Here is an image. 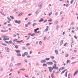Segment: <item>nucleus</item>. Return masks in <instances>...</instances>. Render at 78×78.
Instances as JSON below:
<instances>
[{
  "label": "nucleus",
  "mask_w": 78,
  "mask_h": 78,
  "mask_svg": "<svg viewBox=\"0 0 78 78\" xmlns=\"http://www.w3.org/2000/svg\"><path fill=\"white\" fill-rule=\"evenodd\" d=\"M45 59L46 61H48L50 59V58H46Z\"/></svg>",
  "instance_id": "obj_33"
},
{
  "label": "nucleus",
  "mask_w": 78,
  "mask_h": 78,
  "mask_svg": "<svg viewBox=\"0 0 78 78\" xmlns=\"http://www.w3.org/2000/svg\"><path fill=\"white\" fill-rule=\"evenodd\" d=\"M21 64H22V63H17V64H16L15 65V66H20Z\"/></svg>",
  "instance_id": "obj_11"
},
{
  "label": "nucleus",
  "mask_w": 78,
  "mask_h": 78,
  "mask_svg": "<svg viewBox=\"0 0 78 78\" xmlns=\"http://www.w3.org/2000/svg\"><path fill=\"white\" fill-rule=\"evenodd\" d=\"M35 34H32V35H31V36H35Z\"/></svg>",
  "instance_id": "obj_44"
},
{
  "label": "nucleus",
  "mask_w": 78,
  "mask_h": 78,
  "mask_svg": "<svg viewBox=\"0 0 78 78\" xmlns=\"http://www.w3.org/2000/svg\"><path fill=\"white\" fill-rule=\"evenodd\" d=\"M58 28H59V27L57 26L56 28V30H58Z\"/></svg>",
  "instance_id": "obj_60"
},
{
  "label": "nucleus",
  "mask_w": 78,
  "mask_h": 78,
  "mask_svg": "<svg viewBox=\"0 0 78 78\" xmlns=\"http://www.w3.org/2000/svg\"><path fill=\"white\" fill-rule=\"evenodd\" d=\"M48 29H46L45 30L44 32H46L47 31H48Z\"/></svg>",
  "instance_id": "obj_39"
},
{
  "label": "nucleus",
  "mask_w": 78,
  "mask_h": 78,
  "mask_svg": "<svg viewBox=\"0 0 78 78\" xmlns=\"http://www.w3.org/2000/svg\"><path fill=\"white\" fill-rule=\"evenodd\" d=\"M39 10H38L36 12V14H39Z\"/></svg>",
  "instance_id": "obj_26"
},
{
  "label": "nucleus",
  "mask_w": 78,
  "mask_h": 78,
  "mask_svg": "<svg viewBox=\"0 0 78 78\" xmlns=\"http://www.w3.org/2000/svg\"><path fill=\"white\" fill-rule=\"evenodd\" d=\"M73 2V0H72V1H71L70 4H72Z\"/></svg>",
  "instance_id": "obj_40"
},
{
  "label": "nucleus",
  "mask_w": 78,
  "mask_h": 78,
  "mask_svg": "<svg viewBox=\"0 0 78 78\" xmlns=\"http://www.w3.org/2000/svg\"><path fill=\"white\" fill-rule=\"evenodd\" d=\"M28 54V53L27 52H25L24 53V55H26V56H27Z\"/></svg>",
  "instance_id": "obj_20"
},
{
  "label": "nucleus",
  "mask_w": 78,
  "mask_h": 78,
  "mask_svg": "<svg viewBox=\"0 0 78 78\" xmlns=\"http://www.w3.org/2000/svg\"><path fill=\"white\" fill-rule=\"evenodd\" d=\"M31 22H29L28 23L27 25H30V24H31Z\"/></svg>",
  "instance_id": "obj_29"
},
{
  "label": "nucleus",
  "mask_w": 78,
  "mask_h": 78,
  "mask_svg": "<svg viewBox=\"0 0 78 78\" xmlns=\"http://www.w3.org/2000/svg\"><path fill=\"white\" fill-rule=\"evenodd\" d=\"M47 21V20H45L43 22V23H45Z\"/></svg>",
  "instance_id": "obj_45"
},
{
  "label": "nucleus",
  "mask_w": 78,
  "mask_h": 78,
  "mask_svg": "<svg viewBox=\"0 0 78 78\" xmlns=\"http://www.w3.org/2000/svg\"><path fill=\"white\" fill-rule=\"evenodd\" d=\"M78 73V70H77L74 73L73 76H75L76 75H77Z\"/></svg>",
  "instance_id": "obj_7"
},
{
  "label": "nucleus",
  "mask_w": 78,
  "mask_h": 78,
  "mask_svg": "<svg viewBox=\"0 0 78 78\" xmlns=\"http://www.w3.org/2000/svg\"><path fill=\"white\" fill-rule=\"evenodd\" d=\"M53 73H52V74L51 75V78H55L54 77V76H53Z\"/></svg>",
  "instance_id": "obj_37"
},
{
  "label": "nucleus",
  "mask_w": 78,
  "mask_h": 78,
  "mask_svg": "<svg viewBox=\"0 0 78 78\" xmlns=\"http://www.w3.org/2000/svg\"><path fill=\"white\" fill-rule=\"evenodd\" d=\"M63 44V41L62 40L61 41L60 43V46H61V45H62Z\"/></svg>",
  "instance_id": "obj_12"
},
{
  "label": "nucleus",
  "mask_w": 78,
  "mask_h": 78,
  "mask_svg": "<svg viewBox=\"0 0 78 78\" xmlns=\"http://www.w3.org/2000/svg\"><path fill=\"white\" fill-rule=\"evenodd\" d=\"M15 48L17 49V48H18V46L17 45L15 46Z\"/></svg>",
  "instance_id": "obj_52"
},
{
  "label": "nucleus",
  "mask_w": 78,
  "mask_h": 78,
  "mask_svg": "<svg viewBox=\"0 0 78 78\" xmlns=\"http://www.w3.org/2000/svg\"><path fill=\"white\" fill-rule=\"evenodd\" d=\"M3 40H4V41H6V40H7V38H4V39H3Z\"/></svg>",
  "instance_id": "obj_58"
},
{
  "label": "nucleus",
  "mask_w": 78,
  "mask_h": 78,
  "mask_svg": "<svg viewBox=\"0 0 78 78\" xmlns=\"http://www.w3.org/2000/svg\"><path fill=\"white\" fill-rule=\"evenodd\" d=\"M69 56V55L68 54H66L65 55V57H66V58H67V57H68V56Z\"/></svg>",
  "instance_id": "obj_23"
},
{
  "label": "nucleus",
  "mask_w": 78,
  "mask_h": 78,
  "mask_svg": "<svg viewBox=\"0 0 78 78\" xmlns=\"http://www.w3.org/2000/svg\"><path fill=\"white\" fill-rule=\"evenodd\" d=\"M70 60H67V61H66V63L67 64H68V63H69V62H70Z\"/></svg>",
  "instance_id": "obj_28"
},
{
  "label": "nucleus",
  "mask_w": 78,
  "mask_h": 78,
  "mask_svg": "<svg viewBox=\"0 0 78 78\" xmlns=\"http://www.w3.org/2000/svg\"><path fill=\"white\" fill-rule=\"evenodd\" d=\"M72 59H76V57H72L71 58Z\"/></svg>",
  "instance_id": "obj_38"
},
{
  "label": "nucleus",
  "mask_w": 78,
  "mask_h": 78,
  "mask_svg": "<svg viewBox=\"0 0 78 78\" xmlns=\"http://www.w3.org/2000/svg\"><path fill=\"white\" fill-rule=\"evenodd\" d=\"M66 70H67V69H65L62 72V73H64V72H66Z\"/></svg>",
  "instance_id": "obj_34"
},
{
  "label": "nucleus",
  "mask_w": 78,
  "mask_h": 78,
  "mask_svg": "<svg viewBox=\"0 0 78 78\" xmlns=\"http://www.w3.org/2000/svg\"><path fill=\"white\" fill-rule=\"evenodd\" d=\"M14 61V58L13 57H12V58L11 61Z\"/></svg>",
  "instance_id": "obj_55"
},
{
  "label": "nucleus",
  "mask_w": 78,
  "mask_h": 78,
  "mask_svg": "<svg viewBox=\"0 0 78 78\" xmlns=\"http://www.w3.org/2000/svg\"><path fill=\"white\" fill-rule=\"evenodd\" d=\"M39 30V28H37L36 29H35L34 30V31H35V33H37V30Z\"/></svg>",
  "instance_id": "obj_8"
},
{
  "label": "nucleus",
  "mask_w": 78,
  "mask_h": 78,
  "mask_svg": "<svg viewBox=\"0 0 78 78\" xmlns=\"http://www.w3.org/2000/svg\"><path fill=\"white\" fill-rule=\"evenodd\" d=\"M22 48L23 50H26V48H25V47H22Z\"/></svg>",
  "instance_id": "obj_27"
},
{
  "label": "nucleus",
  "mask_w": 78,
  "mask_h": 78,
  "mask_svg": "<svg viewBox=\"0 0 78 78\" xmlns=\"http://www.w3.org/2000/svg\"><path fill=\"white\" fill-rule=\"evenodd\" d=\"M39 44L40 45H41L42 44V41H40Z\"/></svg>",
  "instance_id": "obj_36"
},
{
  "label": "nucleus",
  "mask_w": 78,
  "mask_h": 78,
  "mask_svg": "<svg viewBox=\"0 0 78 78\" xmlns=\"http://www.w3.org/2000/svg\"><path fill=\"white\" fill-rule=\"evenodd\" d=\"M5 43L9 44V42L8 41H5Z\"/></svg>",
  "instance_id": "obj_63"
},
{
  "label": "nucleus",
  "mask_w": 78,
  "mask_h": 78,
  "mask_svg": "<svg viewBox=\"0 0 78 78\" xmlns=\"http://www.w3.org/2000/svg\"><path fill=\"white\" fill-rule=\"evenodd\" d=\"M54 65L55 66H53L52 67H48V68L50 72H52V70H53L54 69H55L56 67V64H54Z\"/></svg>",
  "instance_id": "obj_1"
},
{
  "label": "nucleus",
  "mask_w": 78,
  "mask_h": 78,
  "mask_svg": "<svg viewBox=\"0 0 78 78\" xmlns=\"http://www.w3.org/2000/svg\"><path fill=\"white\" fill-rule=\"evenodd\" d=\"M38 6H40V9H41L42 7V3L40 2Z\"/></svg>",
  "instance_id": "obj_3"
},
{
  "label": "nucleus",
  "mask_w": 78,
  "mask_h": 78,
  "mask_svg": "<svg viewBox=\"0 0 78 78\" xmlns=\"http://www.w3.org/2000/svg\"><path fill=\"white\" fill-rule=\"evenodd\" d=\"M20 70H22L23 71H24V70H25V69H20Z\"/></svg>",
  "instance_id": "obj_32"
},
{
  "label": "nucleus",
  "mask_w": 78,
  "mask_h": 78,
  "mask_svg": "<svg viewBox=\"0 0 78 78\" xmlns=\"http://www.w3.org/2000/svg\"><path fill=\"white\" fill-rule=\"evenodd\" d=\"M15 51H16V53H20V50H15Z\"/></svg>",
  "instance_id": "obj_13"
},
{
  "label": "nucleus",
  "mask_w": 78,
  "mask_h": 78,
  "mask_svg": "<svg viewBox=\"0 0 78 78\" xmlns=\"http://www.w3.org/2000/svg\"><path fill=\"white\" fill-rule=\"evenodd\" d=\"M43 66H45V67H47V65L46 64L44 63L43 65Z\"/></svg>",
  "instance_id": "obj_18"
},
{
  "label": "nucleus",
  "mask_w": 78,
  "mask_h": 78,
  "mask_svg": "<svg viewBox=\"0 0 78 78\" xmlns=\"http://www.w3.org/2000/svg\"><path fill=\"white\" fill-rule=\"evenodd\" d=\"M65 33H66L65 32H64L63 33L62 35H64V34H65Z\"/></svg>",
  "instance_id": "obj_62"
},
{
  "label": "nucleus",
  "mask_w": 78,
  "mask_h": 78,
  "mask_svg": "<svg viewBox=\"0 0 78 78\" xmlns=\"http://www.w3.org/2000/svg\"><path fill=\"white\" fill-rule=\"evenodd\" d=\"M22 56L23 57H25V55L24 54H23L22 55Z\"/></svg>",
  "instance_id": "obj_42"
},
{
  "label": "nucleus",
  "mask_w": 78,
  "mask_h": 78,
  "mask_svg": "<svg viewBox=\"0 0 78 78\" xmlns=\"http://www.w3.org/2000/svg\"><path fill=\"white\" fill-rule=\"evenodd\" d=\"M67 72H68V71H66V72L65 74V76H66V77H67Z\"/></svg>",
  "instance_id": "obj_17"
},
{
  "label": "nucleus",
  "mask_w": 78,
  "mask_h": 78,
  "mask_svg": "<svg viewBox=\"0 0 78 78\" xmlns=\"http://www.w3.org/2000/svg\"><path fill=\"white\" fill-rule=\"evenodd\" d=\"M15 22L16 23H18V24H20L21 21L20 20L18 21L17 20H15Z\"/></svg>",
  "instance_id": "obj_2"
},
{
  "label": "nucleus",
  "mask_w": 78,
  "mask_h": 78,
  "mask_svg": "<svg viewBox=\"0 0 78 78\" xmlns=\"http://www.w3.org/2000/svg\"><path fill=\"white\" fill-rule=\"evenodd\" d=\"M52 57H51V59H54L55 58V57H54V56H51Z\"/></svg>",
  "instance_id": "obj_53"
},
{
  "label": "nucleus",
  "mask_w": 78,
  "mask_h": 78,
  "mask_svg": "<svg viewBox=\"0 0 78 78\" xmlns=\"http://www.w3.org/2000/svg\"><path fill=\"white\" fill-rule=\"evenodd\" d=\"M73 23H74V22H72L71 23V25H73Z\"/></svg>",
  "instance_id": "obj_31"
},
{
  "label": "nucleus",
  "mask_w": 78,
  "mask_h": 78,
  "mask_svg": "<svg viewBox=\"0 0 78 78\" xmlns=\"http://www.w3.org/2000/svg\"><path fill=\"white\" fill-rule=\"evenodd\" d=\"M66 44H67V43H65V44H64V47H65V46H66Z\"/></svg>",
  "instance_id": "obj_50"
},
{
  "label": "nucleus",
  "mask_w": 78,
  "mask_h": 78,
  "mask_svg": "<svg viewBox=\"0 0 78 78\" xmlns=\"http://www.w3.org/2000/svg\"><path fill=\"white\" fill-rule=\"evenodd\" d=\"M41 63L44 64V63H45V62H46V61L45 60H41Z\"/></svg>",
  "instance_id": "obj_6"
},
{
  "label": "nucleus",
  "mask_w": 78,
  "mask_h": 78,
  "mask_svg": "<svg viewBox=\"0 0 78 78\" xmlns=\"http://www.w3.org/2000/svg\"><path fill=\"white\" fill-rule=\"evenodd\" d=\"M55 15H58V12H56L55 13Z\"/></svg>",
  "instance_id": "obj_59"
},
{
  "label": "nucleus",
  "mask_w": 78,
  "mask_h": 78,
  "mask_svg": "<svg viewBox=\"0 0 78 78\" xmlns=\"http://www.w3.org/2000/svg\"><path fill=\"white\" fill-rule=\"evenodd\" d=\"M8 26H9V27H11V26H12L11 24H8Z\"/></svg>",
  "instance_id": "obj_47"
},
{
  "label": "nucleus",
  "mask_w": 78,
  "mask_h": 78,
  "mask_svg": "<svg viewBox=\"0 0 78 78\" xmlns=\"http://www.w3.org/2000/svg\"><path fill=\"white\" fill-rule=\"evenodd\" d=\"M23 41V40H21L20 41H16V42H17V43H21V42H22Z\"/></svg>",
  "instance_id": "obj_16"
},
{
  "label": "nucleus",
  "mask_w": 78,
  "mask_h": 78,
  "mask_svg": "<svg viewBox=\"0 0 78 78\" xmlns=\"http://www.w3.org/2000/svg\"><path fill=\"white\" fill-rule=\"evenodd\" d=\"M52 14V12H50L48 14V16H50V15H51V14Z\"/></svg>",
  "instance_id": "obj_41"
},
{
  "label": "nucleus",
  "mask_w": 78,
  "mask_h": 78,
  "mask_svg": "<svg viewBox=\"0 0 78 78\" xmlns=\"http://www.w3.org/2000/svg\"><path fill=\"white\" fill-rule=\"evenodd\" d=\"M48 22H51V21H52V19H51V20H48Z\"/></svg>",
  "instance_id": "obj_49"
},
{
  "label": "nucleus",
  "mask_w": 78,
  "mask_h": 78,
  "mask_svg": "<svg viewBox=\"0 0 78 78\" xmlns=\"http://www.w3.org/2000/svg\"><path fill=\"white\" fill-rule=\"evenodd\" d=\"M76 63V62H73V63H71L72 64H75V63Z\"/></svg>",
  "instance_id": "obj_61"
},
{
  "label": "nucleus",
  "mask_w": 78,
  "mask_h": 78,
  "mask_svg": "<svg viewBox=\"0 0 78 78\" xmlns=\"http://www.w3.org/2000/svg\"><path fill=\"white\" fill-rule=\"evenodd\" d=\"M7 19H8L9 20H10V21H11V19H10V18H9V17H7Z\"/></svg>",
  "instance_id": "obj_25"
},
{
  "label": "nucleus",
  "mask_w": 78,
  "mask_h": 78,
  "mask_svg": "<svg viewBox=\"0 0 78 78\" xmlns=\"http://www.w3.org/2000/svg\"><path fill=\"white\" fill-rule=\"evenodd\" d=\"M25 27H28V24H26Z\"/></svg>",
  "instance_id": "obj_48"
},
{
  "label": "nucleus",
  "mask_w": 78,
  "mask_h": 78,
  "mask_svg": "<svg viewBox=\"0 0 78 78\" xmlns=\"http://www.w3.org/2000/svg\"><path fill=\"white\" fill-rule=\"evenodd\" d=\"M17 55L18 56H21V54H19V53L17 54Z\"/></svg>",
  "instance_id": "obj_35"
},
{
  "label": "nucleus",
  "mask_w": 78,
  "mask_h": 78,
  "mask_svg": "<svg viewBox=\"0 0 78 78\" xmlns=\"http://www.w3.org/2000/svg\"><path fill=\"white\" fill-rule=\"evenodd\" d=\"M8 30H1V32H2V33H6V32H8Z\"/></svg>",
  "instance_id": "obj_10"
},
{
  "label": "nucleus",
  "mask_w": 78,
  "mask_h": 78,
  "mask_svg": "<svg viewBox=\"0 0 78 78\" xmlns=\"http://www.w3.org/2000/svg\"><path fill=\"white\" fill-rule=\"evenodd\" d=\"M2 45L5 46H6V44H3L2 43Z\"/></svg>",
  "instance_id": "obj_51"
},
{
  "label": "nucleus",
  "mask_w": 78,
  "mask_h": 78,
  "mask_svg": "<svg viewBox=\"0 0 78 78\" xmlns=\"http://www.w3.org/2000/svg\"><path fill=\"white\" fill-rule=\"evenodd\" d=\"M9 43H10V44H12V41H9Z\"/></svg>",
  "instance_id": "obj_46"
},
{
  "label": "nucleus",
  "mask_w": 78,
  "mask_h": 78,
  "mask_svg": "<svg viewBox=\"0 0 78 78\" xmlns=\"http://www.w3.org/2000/svg\"><path fill=\"white\" fill-rule=\"evenodd\" d=\"M30 55H28L27 56V58H30Z\"/></svg>",
  "instance_id": "obj_64"
},
{
  "label": "nucleus",
  "mask_w": 78,
  "mask_h": 78,
  "mask_svg": "<svg viewBox=\"0 0 78 78\" xmlns=\"http://www.w3.org/2000/svg\"><path fill=\"white\" fill-rule=\"evenodd\" d=\"M55 52L56 53V55H58V50H55Z\"/></svg>",
  "instance_id": "obj_14"
},
{
  "label": "nucleus",
  "mask_w": 78,
  "mask_h": 78,
  "mask_svg": "<svg viewBox=\"0 0 78 78\" xmlns=\"http://www.w3.org/2000/svg\"><path fill=\"white\" fill-rule=\"evenodd\" d=\"M17 9H15L14 10H13V11H16V10Z\"/></svg>",
  "instance_id": "obj_57"
},
{
  "label": "nucleus",
  "mask_w": 78,
  "mask_h": 78,
  "mask_svg": "<svg viewBox=\"0 0 78 78\" xmlns=\"http://www.w3.org/2000/svg\"><path fill=\"white\" fill-rule=\"evenodd\" d=\"M12 66H13V64L12 63L10 64L9 67H12Z\"/></svg>",
  "instance_id": "obj_24"
},
{
  "label": "nucleus",
  "mask_w": 78,
  "mask_h": 78,
  "mask_svg": "<svg viewBox=\"0 0 78 78\" xmlns=\"http://www.w3.org/2000/svg\"><path fill=\"white\" fill-rule=\"evenodd\" d=\"M22 15V12H21V13H20V14H19L18 15V16H21V15Z\"/></svg>",
  "instance_id": "obj_43"
},
{
  "label": "nucleus",
  "mask_w": 78,
  "mask_h": 78,
  "mask_svg": "<svg viewBox=\"0 0 78 78\" xmlns=\"http://www.w3.org/2000/svg\"><path fill=\"white\" fill-rule=\"evenodd\" d=\"M37 24V23H34L32 25V26L33 27H34V26H35V25Z\"/></svg>",
  "instance_id": "obj_21"
},
{
  "label": "nucleus",
  "mask_w": 78,
  "mask_h": 78,
  "mask_svg": "<svg viewBox=\"0 0 78 78\" xmlns=\"http://www.w3.org/2000/svg\"><path fill=\"white\" fill-rule=\"evenodd\" d=\"M10 18H11V19H12L13 20H14V17H13V16H10Z\"/></svg>",
  "instance_id": "obj_22"
},
{
  "label": "nucleus",
  "mask_w": 78,
  "mask_h": 78,
  "mask_svg": "<svg viewBox=\"0 0 78 78\" xmlns=\"http://www.w3.org/2000/svg\"><path fill=\"white\" fill-rule=\"evenodd\" d=\"M65 69V67H62L61 68H60V69H61V70H62L63 69Z\"/></svg>",
  "instance_id": "obj_19"
},
{
  "label": "nucleus",
  "mask_w": 78,
  "mask_h": 78,
  "mask_svg": "<svg viewBox=\"0 0 78 78\" xmlns=\"http://www.w3.org/2000/svg\"><path fill=\"white\" fill-rule=\"evenodd\" d=\"M5 50L6 51H7V52H9V48H8L5 47Z\"/></svg>",
  "instance_id": "obj_5"
},
{
  "label": "nucleus",
  "mask_w": 78,
  "mask_h": 78,
  "mask_svg": "<svg viewBox=\"0 0 78 78\" xmlns=\"http://www.w3.org/2000/svg\"><path fill=\"white\" fill-rule=\"evenodd\" d=\"M74 38L76 39H77V37L76 36H74Z\"/></svg>",
  "instance_id": "obj_56"
},
{
  "label": "nucleus",
  "mask_w": 78,
  "mask_h": 78,
  "mask_svg": "<svg viewBox=\"0 0 78 78\" xmlns=\"http://www.w3.org/2000/svg\"><path fill=\"white\" fill-rule=\"evenodd\" d=\"M55 70H56V69L57 70H58L59 69V68L57 67L56 66L55 69H54Z\"/></svg>",
  "instance_id": "obj_30"
},
{
  "label": "nucleus",
  "mask_w": 78,
  "mask_h": 78,
  "mask_svg": "<svg viewBox=\"0 0 78 78\" xmlns=\"http://www.w3.org/2000/svg\"><path fill=\"white\" fill-rule=\"evenodd\" d=\"M26 45L27 47H29V46H30V43H27L26 44Z\"/></svg>",
  "instance_id": "obj_15"
},
{
  "label": "nucleus",
  "mask_w": 78,
  "mask_h": 78,
  "mask_svg": "<svg viewBox=\"0 0 78 78\" xmlns=\"http://www.w3.org/2000/svg\"><path fill=\"white\" fill-rule=\"evenodd\" d=\"M53 62H55V63H56V62L55 61V60H52Z\"/></svg>",
  "instance_id": "obj_54"
},
{
  "label": "nucleus",
  "mask_w": 78,
  "mask_h": 78,
  "mask_svg": "<svg viewBox=\"0 0 78 78\" xmlns=\"http://www.w3.org/2000/svg\"><path fill=\"white\" fill-rule=\"evenodd\" d=\"M47 64L48 65H52L53 64V63L52 62H48L47 63Z\"/></svg>",
  "instance_id": "obj_4"
},
{
  "label": "nucleus",
  "mask_w": 78,
  "mask_h": 78,
  "mask_svg": "<svg viewBox=\"0 0 78 78\" xmlns=\"http://www.w3.org/2000/svg\"><path fill=\"white\" fill-rule=\"evenodd\" d=\"M44 21V19L41 18L40 20H39L38 22H43Z\"/></svg>",
  "instance_id": "obj_9"
}]
</instances>
